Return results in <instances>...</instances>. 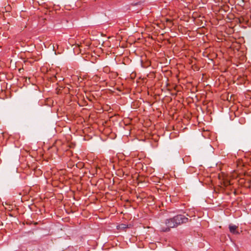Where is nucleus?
<instances>
[{
    "label": "nucleus",
    "instance_id": "3",
    "mask_svg": "<svg viewBox=\"0 0 251 251\" xmlns=\"http://www.w3.org/2000/svg\"><path fill=\"white\" fill-rule=\"evenodd\" d=\"M127 227V225L124 224H121L117 226V228L118 229H121L124 230Z\"/></svg>",
    "mask_w": 251,
    "mask_h": 251
},
{
    "label": "nucleus",
    "instance_id": "1",
    "mask_svg": "<svg viewBox=\"0 0 251 251\" xmlns=\"http://www.w3.org/2000/svg\"><path fill=\"white\" fill-rule=\"evenodd\" d=\"M188 218L185 215L178 214L173 218L167 219L165 221L166 226H162L161 231L168 232L172 228H176L178 226L187 223Z\"/></svg>",
    "mask_w": 251,
    "mask_h": 251
},
{
    "label": "nucleus",
    "instance_id": "2",
    "mask_svg": "<svg viewBox=\"0 0 251 251\" xmlns=\"http://www.w3.org/2000/svg\"><path fill=\"white\" fill-rule=\"evenodd\" d=\"M238 226L235 225H231L229 226V231L231 233L233 234H239V232L236 231Z\"/></svg>",
    "mask_w": 251,
    "mask_h": 251
}]
</instances>
